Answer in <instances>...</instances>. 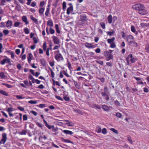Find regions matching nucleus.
<instances>
[{
    "instance_id": "obj_1",
    "label": "nucleus",
    "mask_w": 149,
    "mask_h": 149,
    "mask_svg": "<svg viewBox=\"0 0 149 149\" xmlns=\"http://www.w3.org/2000/svg\"><path fill=\"white\" fill-rule=\"evenodd\" d=\"M132 8L135 10L139 11V13L140 14L145 15L148 13L147 10L141 4L139 3L135 4L133 6Z\"/></svg>"
},
{
    "instance_id": "obj_2",
    "label": "nucleus",
    "mask_w": 149,
    "mask_h": 149,
    "mask_svg": "<svg viewBox=\"0 0 149 149\" xmlns=\"http://www.w3.org/2000/svg\"><path fill=\"white\" fill-rule=\"evenodd\" d=\"M59 52V50L56 51L54 52V53L55 54V58L58 62L63 61L64 60L62 55Z\"/></svg>"
},
{
    "instance_id": "obj_3",
    "label": "nucleus",
    "mask_w": 149,
    "mask_h": 149,
    "mask_svg": "<svg viewBox=\"0 0 149 149\" xmlns=\"http://www.w3.org/2000/svg\"><path fill=\"white\" fill-rule=\"evenodd\" d=\"M2 138L0 141V144H4L6 142L7 139V134L5 133H3L2 134Z\"/></svg>"
},
{
    "instance_id": "obj_4",
    "label": "nucleus",
    "mask_w": 149,
    "mask_h": 149,
    "mask_svg": "<svg viewBox=\"0 0 149 149\" xmlns=\"http://www.w3.org/2000/svg\"><path fill=\"white\" fill-rule=\"evenodd\" d=\"M6 63H8L9 64L11 65L10 59L6 57V58L3 59L1 62V64L2 65H4Z\"/></svg>"
},
{
    "instance_id": "obj_5",
    "label": "nucleus",
    "mask_w": 149,
    "mask_h": 149,
    "mask_svg": "<svg viewBox=\"0 0 149 149\" xmlns=\"http://www.w3.org/2000/svg\"><path fill=\"white\" fill-rule=\"evenodd\" d=\"M52 38L55 44H58L60 43V40L57 37L55 36H53Z\"/></svg>"
},
{
    "instance_id": "obj_6",
    "label": "nucleus",
    "mask_w": 149,
    "mask_h": 149,
    "mask_svg": "<svg viewBox=\"0 0 149 149\" xmlns=\"http://www.w3.org/2000/svg\"><path fill=\"white\" fill-rule=\"evenodd\" d=\"M85 47L88 48H94L95 47V46L93 45L91 43H86L85 44Z\"/></svg>"
},
{
    "instance_id": "obj_7",
    "label": "nucleus",
    "mask_w": 149,
    "mask_h": 149,
    "mask_svg": "<svg viewBox=\"0 0 149 149\" xmlns=\"http://www.w3.org/2000/svg\"><path fill=\"white\" fill-rule=\"evenodd\" d=\"M6 26L9 28H10L13 24L12 21L11 20H8L6 22Z\"/></svg>"
},
{
    "instance_id": "obj_8",
    "label": "nucleus",
    "mask_w": 149,
    "mask_h": 149,
    "mask_svg": "<svg viewBox=\"0 0 149 149\" xmlns=\"http://www.w3.org/2000/svg\"><path fill=\"white\" fill-rule=\"evenodd\" d=\"M73 10V6H70L68 7L67 10V15H69L70 14L71 12H72Z\"/></svg>"
},
{
    "instance_id": "obj_9",
    "label": "nucleus",
    "mask_w": 149,
    "mask_h": 149,
    "mask_svg": "<svg viewBox=\"0 0 149 149\" xmlns=\"http://www.w3.org/2000/svg\"><path fill=\"white\" fill-rule=\"evenodd\" d=\"M22 20L26 24H29L26 16L25 15L23 16L22 17Z\"/></svg>"
},
{
    "instance_id": "obj_10",
    "label": "nucleus",
    "mask_w": 149,
    "mask_h": 149,
    "mask_svg": "<svg viewBox=\"0 0 149 149\" xmlns=\"http://www.w3.org/2000/svg\"><path fill=\"white\" fill-rule=\"evenodd\" d=\"M61 130L65 134H68L69 135H72L73 134V132L71 131H69L67 130H63L62 129Z\"/></svg>"
},
{
    "instance_id": "obj_11",
    "label": "nucleus",
    "mask_w": 149,
    "mask_h": 149,
    "mask_svg": "<svg viewBox=\"0 0 149 149\" xmlns=\"http://www.w3.org/2000/svg\"><path fill=\"white\" fill-rule=\"evenodd\" d=\"M80 18L81 21H84L87 20V17L85 15H81Z\"/></svg>"
},
{
    "instance_id": "obj_12",
    "label": "nucleus",
    "mask_w": 149,
    "mask_h": 149,
    "mask_svg": "<svg viewBox=\"0 0 149 149\" xmlns=\"http://www.w3.org/2000/svg\"><path fill=\"white\" fill-rule=\"evenodd\" d=\"M129 57H130V60L132 63H134L136 59L133 57L132 55V54H130L129 55Z\"/></svg>"
},
{
    "instance_id": "obj_13",
    "label": "nucleus",
    "mask_w": 149,
    "mask_h": 149,
    "mask_svg": "<svg viewBox=\"0 0 149 149\" xmlns=\"http://www.w3.org/2000/svg\"><path fill=\"white\" fill-rule=\"evenodd\" d=\"M131 29L132 31L135 34L137 35L138 33L136 31L135 27L133 26H132L131 27Z\"/></svg>"
},
{
    "instance_id": "obj_14",
    "label": "nucleus",
    "mask_w": 149,
    "mask_h": 149,
    "mask_svg": "<svg viewBox=\"0 0 149 149\" xmlns=\"http://www.w3.org/2000/svg\"><path fill=\"white\" fill-rule=\"evenodd\" d=\"M107 20L108 21L109 23L110 24H111L112 22V16L111 15H109L107 17Z\"/></svg>"
},
{
    "instance_id": "obj_15",
    "label": "nucleus",
    "mask_w": 149,
    "mask_h": 149,
    "mask_svg": "<svg viewBox=\"0 0 149 149\" xmlns=\"http://www.w3.org/2000/svg\"><path fill=\"white\" fill-rule=\"evenodd\" d=\"M47 25L50 27H52L53 26V23L51 19H49L47 22Z\"/></svg>"
},
{
    "instance_id": "obj_16",
    "label": "nucleus",
    "mask_w": 149,
    "mask_h": 149,
    "mask_svg": "<svg viewBox=\"0 0 149 149\" xmlns=\"http://www.w3.org/2000/svg\"><path fill=\"white\" fill-rule=\"evenodd\" d=\"M115 40V38L114 37H113L111 39H108L107 40V42L109 44H111L113 42V41Z\"/></svg>"
},
{
    "instance_id": "obj_17",
    "label": "nucleus",
    "mask_w": 149,
    "mask_h": 149,
    "mask_svg": "<svg viewBox=\"0 0 149 149\" xmlns=\"http://www.w3.org/2000/svg\"><path fill=\"white\" fill-rule=\"evenodd\" d=\"M0 93L6 96H8V93L6 92V91H4L0 89Z\"/></svg>"
},
{
    "instance_id": "obj_18",
    "label": "nucleus",
    "mask_w": 149,
    "mask_h": 149,
    "mask_svg": "<svg viewBox=\"0 0 149 149\" xmlns=\"http://www.w3.org/2000/svg\"><path fill=\"white\" fill-rule=\"evenodd\" d=\"M32 56L33 55L31 53L29 54V56L28 57V61L29 63L31 62Z\"/></svg>"
},
{
    "instance_id": "obj_19",
    "label": "nucleus",
    "mask_w": 149,
    "mask_h": 149,
    "mask_svg": "<svg viewBox=\"0 0 149 149\" xmlns=\"http://www.w3.org/2000/svg\"><path fill=\"white\" fill-rule=\"evenodd\" d=\"M61 139L62 141L65 143H72V142H71L69 139H64L63 138H61Z\"/></svg>"
},
{
    "instance_id": "obj_20",
    "label": "nucleus",
    "mask_w": 149,
    "mask_h": 149,
    "mask_svg": "<svg viewBox=\"0 0 149 149\" xmlns=\"http://www.w3.org/2000/svg\"><path fill=\"white\" fill-rule=\"evenodd\" d=\"M133 37L131 35H128L127 36V41L131 40H133Z\"/></svg>"
},
{
    "instance_id": "obj_21",
    "label": "nucleus",
    "mask_w": 149,
    "mask_h": 149,
    "mask_svg": "<svg viewBox=\"0 0 149 149\" xmlns=\"http://www.w3.org/2000/svg\"><path fill=\"white\" fill-rule=\"evenodd\" d=\"M45 10V8H40L39 10V12L41 15H42L44 13Z\"/></svg>"
},
{
    "instance_id": "obj_22",
    "label": "nucleus",
    "mask_w": 149,
    "mask_h": 149,
    "mask_svg": "<svg viewBox=\"0 0 149 149\" xmlns=\"http://www.w3.org/2000/svg\"><path fill=\"white\" fill-rule=\"evenodd\" d=\"M24 31L26 34H28L29 33V30L27 27L24 28Z\"/></svg>"
},
{
    "instance_id": "obj_23",
    "label": "nucleus",
    "mask_w": 149,
    "mask_h": 149,
    "mask_svg": "<svg viewBox=\"0 0 149 149\" xmlns=\"http://www.w3.org/2000/svg\"><path fill=\"white\" fill-rule=\"evenodd\" d=\"M55 27L56 29V32H57V33H60V31L59 29V26L57 24H55Z\"/></svg>"
},
{
    "instance_id": "obj_24",
    "label": "nucleus",
    "mask_w": 149,
    "mask_h": 149,
    "mask_svg": "<svg viewBox=\"0 0 149 149\" xmlns=\"http://www.w3.org/2000/svg\"><path fill=\"white\" fill-rule=\"evenodd\" d=\"M47 44L45 42L43 44L42 48L44 51H46L47 49Z\"/></svg>"
},
{
    "instance_id": "obj_25",
    "label": "nucleus",
    "mask_w": 149,
    "mask_h": 149,
    "mask_svg": "<svg viewBox=\"0 0 149 149\" xmlns=\"http://www.w3.org/2000/svg\"><path fill=\"white\" fill-rule=\"evenodd\" d=\"M63 5V10L64 11H65L66 8V3L64 1L62 4Z\"/></svg>"
},
{
    "instance_id": "obj_26",
    "label": "nucleus",
    "mask_w": 149,
    "mask_h": 149,
    "mask_svg": "<svg viewBox=\"0 0 149 149\" xmlns=\"http://www.w3.org/2000/svg\"><path fill=\"white\" fill-rule=\"evenodd\" d=\"M113 58V55H112L111 54H109V56H107V57L106 59V60L107 61H109L111 59H112Z\"/></svg>"
},
{
    "instance_id": "obj_27",
    "label": "nucleus",
    "mask_w": 149,
    "mask_h": 149,
    "mask_svg": "<svg viewBox=\"0 0 149 149\" xmlns=\"http://www.w3.org/2000/svg\"><path fill=\"white\" fill-rule=\"evenodd\" d=\"M30 18L33 21L35 22L36 23L38 22L37 19L36 18L33 17L32 15L30 16Z\"/></svg>"
},
{
    "instance_id": "obj_28",
    "label": "nucleus",
    "mask_w": 149,
    "mask_h": 149,
    "mask_svg": "<svg viewBox=\"0 0 149 149\" xmlns=\"http://www.w3.org/2000/svg\"><path fill=\"white\" fill-rule=\"evenodd\" d=\"M15 97L17 98L18 99H23L25 98V97H23L22 95H15Z\"/></svg>"
},
{
    "instance_id": "obj_29",
    "label": "nucleus",
    "mask_w": 149,
    "mask_h": 149,
    "mask_svg": "<svg viewBox=\"0 0 149 149\" xmlns=\"http://www.w3.org/2000/svg\"><path fill=\"white\" fill-rule=\"evenodd\" d=\"M21 24V22H15L14 24V26L15 27H18Z\"/></svg>"
},
{
    "instance_id": "obj_30",
    "label": "nucleus",
    "mask_w": 149,
    "mask_h": 149,
    "mask_svg": "<svg viewBox=\"0 0 149 149\" xmlns=\"http://www.w3.org/2000/svg\"><path fill=\"white\" fill-rule=\"evenodd\" d=\"M28 103L31 104H35L37 103V102L36 101H34L33 100H31L29 101L28 102Z\"/></svg>"
},
{
    "instance_id": "obj_31",
    "label": "nucleus",
    "mask_w": 149,
    "mask_h": 149,
    "mask_svg": "<svg viewBox=\"0 0 149 149\" xmlns=\"http://www.w3.org/2000/svg\"><path fill=\"white\" fill-rule=\"evenodd\" d=\"M102 108L105 111H107L109 110L108 107L106 105H103L102 106Z\"/></svg>"
},
{
    "instance_id": "obj_32",
    "label": "nucleus",
    "mask_w": 149,
    "mask_h": 149,
    "mask_svg": "<svg viewBox=\"0 0 149 149\" xmlns=\"http://www.w3.org/2000/svg\"><path fill=\"white\" fill-rule=\"evenodd\" d=\"M52 130L54 132H56L57 131L58 128L57 127H55L54 125L52 126Z\"/></svg>"
},
{
    "instance_id": "obj_33",
    "label": "nucleus",
    "mask_w": 149,
    "mask_h": 149,
    "mask_svg": "<svg viewBox=\"0 0 149 149\" xmlns=\"http://www.w3.org/2000/svg\"><path fill=\"white\" fill-rule=\"evenodd\" d=\"M0 76L2 79H4L6 77V76L3 72H0Z\"/></svg>"
},
{
    "instance_id": "obj_34",
    "label": "nucleus",
    "mask_w": 149,
    "mask_h": 149,
    "mask_svg": "<svg viewBox=\"0 0 149 149\" xmlns=\"http://www.w3.org/2000/svg\"><path fill=\"white\" fill-rule=\"evenodd\" d=\"M33 40L34 44H36L38 42V39L35 37L33 38Z\"/></svg>"
},
{
    "instance_id": "obj_35",
    "label": "nucleus",
    "mask_w": 149,
    "mask_h": 149,
    "mask_svg": "<svg viewBox=\"0 0 149 149\" xmlns=\"http://www.w3.org/2000/svg\"><path fill=\"white\" fill-rule=\"evenodd\" d=\"M127 139L131 144L133 143V142L132 140L131 137L130 136H127Z\"/></svg>"
},
{
    "instance_id": "obj_36",
    "label": "nucleus",
    "mask_w": 149,
    "mask_h": 149,
    "mask_svg": "<svg viewBox=\"0 0 149 149\" xmlns=\"http://www.w3.org/2000/svg\"><path fill=\"white\" fill-rule=\"evenodd\" d=\"M6 2V0H1L0 5L2 6L5 5Z\"/></svg>"
},
{
    "instance_id": "obj_37",
    "label": "nucleus",
    "mask_w": 149,
    "mask_h": 149,
    "mask_svg": "<svg viewBox=\"0 0 149 149\" xmlns=\"http://www.w3.org/2000/svg\"><path fill=\"white\" fill-rule=\"evenodd\" d=\"M49 31L50 33L52 34H54L55 33V30L51 27L49 28Z\"/></svg>"
},
{
    "instance_id": "obj_38",
    "label": "nucleus",
    "mask_w": 149,
    "mask_h": 149,
    "mask_svg": "<svg viewBox=\"0 0 149 149\" xmlns=\"http://www.w3.org/2000/svg\"><path fill=\"white\" fill-rule=\"evenodd\" d=\"M96 131L97 133H100L101 132V128L99 127H97L96 128Z\"/></svg>"
},
{
    "instance_id": "obj_39",
    "label": "nucleus",
    "mask_w": 149,
    "mask_h": 149,
    "mask_svg": "<svg viewBox=\"0 0 149 149\" xmlns=\"http://www.w3.org/2000/svg\"><path fill=\"white\" fill-rule=\"evenodd\" d=\"M49 8H47L45 13V15L46 16H48L49 11Z\"/></svg>"
},
{
    "instance_id": "obj_40",
    "label": "nucleus",
    "mask_w": 149,
    "mask_h": 149,
    "mask_svg": "<svg viewBox=\"0 0 149 149\" xmlns=\"http://www.w3.org/2000/svg\"><path fill=\"white\" fill-rule=\"evenodd\" d=\"M93 107L96 108L98 109H101L100 106L98 104H94L93 105Z\"/></svg>"
},
{
    "instance_id": "obj_41",
    "label": "nucleus",
    "mask_w": 149,
    "mask_h": 149,
    "mask_svg": "<svg viewBox=\"0 0 149 149\" xmlns=\"http://www.w3.org/2000/svg\"><path fill=\"white\" fill-rule=\"evenodd\" d=\"M110 130L113 132L114 133L118 134V132L117 130H116L115 129L113 128H111L110 129Z\"/></svg>"
},
{
    "instance_id": "obj_42",
    "label": "nucleus",
    "mask_w": 149,
    "mask_h": 149,
    "mask_svg": "<svg viewBox=\"0 0 149 149\" xmlns=\"http://www.w3.org/2000/svg\"><path fill=\"white\" fill-rule=\"evenodd\" d=\"M36 125L37 126H38L39 127L41 128V129H42V127L43 126V125L42 124L39 123H36Z\"/></svg>"
},
{
    "instance_id": "obj_43",
    "label": "nucleus",
    "mask_w": 149,
    "mask_h": 149,
    "mask_svg": "<svg viewBox=\"0 0 149 149\" xmlns=\"http://www.w3.org/2000/svg\"><path fill=\"white\" fill-rule=\"evenodd\" d=\"M107 132L106 129L105 128H104L102 130V133L104 134H105L107 133Z\"/></svg>"
},
{
    "instance_id": "obj_44",
    "label": "nucleus",
    "mask_w": 149,
    "mask_h": 149,
    "mask_svg": "<svg viewBox=\"0 0 149 149\" xmlns=\"http://www.w3.org/2000/svg\"><path fill=\"white\" fill-rule=\"evenodd\" d=\"M74 85L77 88L79 89L80 86L78 85V83L77 81H74Z\"/></svg>"
},
{
    "instance_id": "obj_45",
    "label": "nucleus",
    "mask_w": 149,
    "mask_h": 149,
    "mask_svg": "<svg viewBox=\"0 0 149 149\" xmlns=\"http://www.w3.org/2000/svg\"><path fill=\"white\" fill-rule=\"evenodd\" d=\"M110 54L109 52H108L107 51H106L104 52V55L105 56L107 57L108 56H109V54Z\"/></svg>"
},
{
    "instance_id": "obj_46",
    "label": "nucleus",
    "mask_w": 149,
    "mask_h": 149,
    "mask_svg": "<svg viewBox=\"0 0 149 149\" xmlns=\"http://www.w3.org/2000/svg\"><path fill=\"white\" fill-rule=\"evenodd\" d=\"M10 53L11 55V57L12 58L14 59V53L12 51H10Z\"/></svg>"
},
{
    "instance_id": "obj_47",
    "label": "nucleus",
    "mask_w": 149,
    "mask_h": 149,
    "mask_svg": "<svg viewBox=\"0 0 149 149\" xmlns=\"http://www.w3.org/2000/svg\"><path fill=\"white\" fill-rule=\"evenodd\" d=\"M3 32L5 35H7L9 33V31L8 30L6 29L4 30L3 31Z\"/></svg>"
},
{
    "instance_id": "obj_48",
    "label": "nucleus",
    "mask_w": 149,
    "mask_h": 149,
    "mask_svg": "<svg viewBox=\"0 0 149 149\" xmlns=\"http://www.w3.org/2000/svg\"><path fill=\"white\" fill-rule=\"evenodd\" d=\"M110 47L112 48H114L116 47V45L114 42L110 44Z\"/></svg>"
},
{
    "instance_id": "obj_49",
    "label": "nucleus",
    "mask_w": 149,
    "mask_h": 149,
    "mask_svg": "<svg viewBox=\"0 0 149 149\" xmlns=\"http://www.w3.org/2000/svg\"><path fill=\"white\" fill-rule=\"evenodd\" d=\"M100 25L101 26L102 28L104 29H105V25L104 23L103 22H101L100 23Z\"/></svg>"
},
{
    "instance_id": "obj_50",
    "label": "nucleus",
    "mask_w": 149,
    "mask_h": 149,
    "mask_svg": "<svg viewBox=\"0 0 149 149\" xmlns=\"http://www.w3.org/2000/svg\"><path fill=\"white\" fill-rule=\"evenodd\" d=\"M122 115V114L118 112L116 113V116L119 118H121Z\"/></svg>"
},
{
    "instance_id": "obj_51",
    "label": "nucleus",
    "mask_w": 149,
    "mask_h": 149,
    "mask_svg": "<svg viewBox=\"0 0 149 149\" xmlns=\"http://www.w3.org/2000/svg\"><path fill=\"white\" fill-rule=\"evenodd\" d=\"M114 33V31H109L107 32V34L110 36L112 35Z\"/></svg>"
},
{
    "instance_id": "obj_52",
    "label": "nucleus",
    "mask_w": 149,
    "mask_h": 149,
    "mask_svg": "<svg viewBox=\"0 0 149 149\" xmlns=\"http://www.w3.org/2000/svg\"><path fill=\"white\" fill-rule=\"evenodd\" d=\"M28 119L27 116L26 115H24L23 116V120H27Z\"/></svg>"
},
{
    "instance_id": "obj_53",
    "label": "nucleus",
    "mask_w": 149,
    "mask_h": 149,
    "mask_svg": "<svg viewBox=\"0 0 149 149\" xmlns=\"http://www.w3.org/2000/svg\"><path fill=\"white\" fill-rule=\"evenodd\" d=\"M56 98L58 100H60L61 101H63V99L60 96L56 95L55 96Z\"/></svg>"
},
{
    "instance_id": "obj_54",
    "label": "nucleus",
    "mask_w": 149,
    "mask_h": 149,
    "mask_svg": "<svg viewBox=\"0 0 149 149\" xmlns=\"http://www.w3.org/2000/svg\"><path fill=\"white\" fill-rule=\"evenodd\" d=\"M65 121L68 122V123H66V124L67 125H68V126H73V125H72V124H71V123L70 122H69L68 120H65Z\"/></svg>"
},
{
    "instance_id": "obj_55",
    "label": "nucleus",
    "mask_w": 149,
    "mask_h": 149,
    "mask_svg": "<svg viewBox=\"0 0 149 149\" xmlns=\"http://www.w3.org/2000/svg\"><path fill=\"white\" fill-rule=\"evenodd\" d=\"M27 131L26 130H23L20 133V134L21 135H26V134Z\"/></svg>"
},
{
    "instance_id": "obj_56",
    "label": "nucleus",
    "mask_w": 149,
    "mask_h": 149,
    "mask_svg": "<svg viewBox=\"0 0 149 149\" xmlns=\"http://www.w3.org/2000/svg\"><path fill=\"white\" fill-rule=\"evenodd\" d=\"M96 62L98 64H99L101 65H103V61H97Z\"/></svg>"
},
{
    "instance_id": "obj_57",
    "label": "nucleus",
    "mask_w": 149,
    "mask_h": 149,
    "mask_svg": "<svg viewBox=\"0 0 149 149\" xmlns=\"http://www.w3.org/2000/svg\"><path fill=\"white\" fill-rule=\"evenodd\" d=\"M17 67L18 70H20L22 68V66L20 64L18 63L17 65Z\"/></svg>"
},
{
    "instance_id": "obj_58",
    "label": "nucleus",
    "mask_w": 149,
    "mask_h": 149,
    "mask_svg": "<svg viewBox=\"0 0 149 149\" xmlns=\"http://www.w3.org/2000/svg\"><path fill=\"white\" fill-rule=\"evenodd\" d=\"M63 98L64 99V100L67 101H68L70 100V98L67 96H64L63 97Z\"/></svg>"
},
{
    "instance_id": "obj_59",
    "label": "nucleus",
    "mask_w": 149,
    "mask_h": 149,
    "mask_svg": "<svg viewBox=\"0 0 149 149\" xmlns=\"http://www.w3.org/2000/svg\"><path fill=\"white\" fill-rule=\"evenodd\" d=\"M17 108L21 110V111H23L24 110V108L22 107L19 106Z\"/></svg>"
},
{
    "instance_id": "obj_60",
    "label": "nucleus",
    "mask_w": 149,
    "mask_h": 149,
    "mask_svg": "<svg viewBox=\"0 0 149 149\" xmlns=\"http://www.w3.org/2000/svg\"><path fill=\"white\" fill-rule=\"evenodd\" d=\"M5 23L3 22H1L0 23V27L1 28H3L5 27Z\"/></svg>"
},
{
    "instance_id": "obj_61",
    "label": "nucleus",
    "mask_w": 149,
    "mask_h": 149,
    "mask_svg": "<svg viewBox=\"0 0 149 149\" xmlns=\"http://www.w3.org/2000/svg\"><path fill=\"white\" fill-rule=\"evenodd\" d=\"M60 45L58 46L56 45L54 46V47L53 48V50L58 49L60 47Z\"/></svg>"
},
{
    "instance_id": "obj_62",
    "label": "nucleus",
    "mask_w": 149,
    "mask_h": 149,
    "mask_svg": "<svg viewBox=\"0 0 149 149\" xmlns=\"http://www.w3.org/2000/svg\"><path fill=\"white\" fill-rule=\"evenodd\" d=\"M104 92L107 93L108 92V89L107 86H105L104 88Z\"/></svg>"
},
{
    "instance_id": "obj_63",
    "label": "nucleus",
    "mask_w": 149,
    "mask_h": 149,
    "mask_svg": "<svg viewBox=\"0 0 149 149\" xmlns=\"http://www.w3.org/2000/svg\"><path fill=\"white\" fill-rule=\"evenodd\" d=\"M31 112L35 116H36L37 115V113L36 112L33 111H31Z\"/></svg>"
},
{
    "instance_id": "obj_64",
    "label": "nucleus",
    "mask_w": 149,
    "mask_h": 149,
    "mask_svg": "<svg viewBox=\"0 0 149 149\" xmlns=\"http://www.w3.org/2000/svg\"><path fill=\"white\" fill-rule=\"evenodd\" d=\"M28 78L30 80H34V78L33 76L31 75L28 76Z\"/></svg>"
}]
</instances>
